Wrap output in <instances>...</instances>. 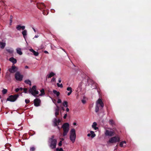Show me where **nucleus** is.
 Wrapping results in <instances>:
<instances>
[{"instance_id": "f257e3e1", "label": "nucleus", "mask_w": 151, "mask_h": 151, "mask_svg": "<svg viewBox=\"0 0 151 151\" xmlns=\"http://www.w3.org/2000/svg\"><path fill=\"white\" fill-rule=\"evenodd\" d=\"M54 136L52 135L49 139V142L50 143V147L52 149L55 148L57 143L56 139H54Z\"/></svg>"}, {"instance_id": "f03ea898", "label": "nucleus", "mask_w": 151, "mask_h": 151, "mask_svg": "<svg viewBox=\"0 0 151 151\" xmlns=\"http://www.w3.org/2000/svg\"><path fill=\"white\" fill-rule=\"evenodd\" d=\"M63 128V136H66L68 132L69 129V124L67 123H65L63 124L62 126Z\"/></svg>"}, {"instance_id": "7ed1b4c3", "label": "nucleus", "mask_w": 151, "mask_h": 151, "mask_svg": "<svg viewBox=\"0 0 151 151\" xmlns=\"http://www.w3.org/2000/svg\"><path fill=\"white\" fill-rule=\"evenodd\" d=\"M70 139L73 143L76 138V131L74 129H72L70 131Z\"/></svg>"}, {"instance_id": "20e7f679", "label": "nucleus", "mask_w": 151, "mask_h": 151, "mask_svg": "<svg viewBox=\"0 0 151 151\" xmlns=\"http://www.w3.org/2000/svg\"><path fill=\"white\" fill-rule=\"evenodd\" d=\"M19 95L18 94L10 95L7 98V100L11 102H14L19 97Z\"/></svg>"}, {"instance_id": "39448f33", "label": "nucleus", "mask_w": 151, "mask_h": 151, "mask_svg": "<svg viewBox=\"0 0 151 151\" xmlns=\"http://www.w3.org/2000/svg\"><path fill=\"white\" fill-rule=\"evenodd\" d=\"M120 141L119 137L117 136H115L111 138L109 140V142L111 143L119 142Z\"/></svg>"}, {"instance_id": "423d86ee", "label": "nucleus", "mask_w": 151, "mask_h": 151, "mask_svg": "<svg viewBox=\"0 0 151 151\" xmlns=\"http://www.w3.org/2000/svg\"><path fill=\"white\" fill-rule=\"evenodd\" d=\"M15 77L17 80L21 81L22 80L23 76L22 75L20 74L19 72H17L15 75Z\"/></svg>"}, {"instance_id": "0eeeda50", "label": "nucleus", "mask_w": 151, "mask_h": 151, "mask_svg": "<svg viewBox=\"0 0 151 151\" xmlns=\"http://www.w3.org/2000/svg\"><path fill=\"white\" fill-rule=\"evenodd\" d=\"M37 7L40 10L45 9L46 7L43 3H38L37 4Z\"/></svg>"}, {"instance_id": "6e6552de", "label": "nucleus", "mask_w": 151, "mask_h": 151, "mask_svg": "<svg viewBox=\"0 0 151 151\" xmlns=\"http://www.w3.org/2000/svg\"><path fill=\"white\" fill-rule=\"evenodd\" d=\"M34 103L35 106H40L41 100L39 99L36 98L34 100Z\"/></svg>"}, {"instance_id": "1a4fd4ad", "label": "nucleus", "mask_w": 151, "mask_h": 151, "mask_svg": "<svg viewBox=\"0 0 151 151\" xmlns=\"http://www.w3.org/2000/svg\"><path fill=\"white\" fill-rule=\"evenodd\" d=\"M17 70V68L14 65H12L11 68L9 69V71L12 73H14Z\"/></svg>"}, {"instance_id": "9d476101", "label": "nucleus", "mask_w": 151, "mask_h": 151, "mask_svg": "<svg viewBox=\"0 0 151 151\" xmlns=\"http://www.w3.org/2000/svg\"><path fill=\"white\" fill-rule=\"evenodd\" d=\"M105 134L106 136H111L114 135V132L113 131L107 130L105 132Z\"/></svg>"}, {"instance_id": "9b49d317", "label": "nucleus", "mask_w": 151, "mask_h": 151, "mask_svg": "<svg viewBox=\"0 0 151 151\" xmlns=\"http://www.w3.org/2000/svg\"><path fill=\"white\" fill-rule=\"evenodd\" d=\"M99 104L102 108H103L104 106V104L102 101L101 99H99L96 102V105Z\"/></svg>"}, {"instance_id": "f8f14e48", "label": "nucleus", "mask_w": 151, "mask_h": 151, "mask_svg": "<svg viewBox=\"0 0 151 151\" xmlns=\"http://www.w3.org/2000/svg\"><path fill=\"white\" fill-rule=\"evenodd\" d=\"M36 90V86H32V88H30L29 90V93H31L32 95H33V91Z\"/></svg>"}, {"instance_id": "ddd939ff", "label": "nucleus", "mask_w": 151, "mask_h": 151, "mask_svg": "<svg viewBox=\"0 0 151 151\" xmlns=\"http://www.w3.org/2000/svg\"><path fill=\"white\" fill-rule=\"evenodd\" d=\"M25 27L24 26H21L20 25H18L16 27L17 29L19 31H20L22 29V30L24 29Z\"/></svg>"}, {"instance_id": "4468645a", "label": "nucleus", "mask_w": 151, "mask_h": 151, "mask_svg": "<svg viewBox=\"0 0 151 151\" xmlns=\"http://www.w3.org/2000/svg\"><path fill=\"white\" fill-rule=\"evenodd\" d=\"M9 60L14 65L17 62V60L13 57L10 58L9 59Z\"/></svg>"}, {"instance_id": "2eb2a0df", "label": "nucleus", "mask_w": 151, "mask_h": 151, "mask_svg": "<svg viewBox=\"0 0 151 151\" xmlns=\"http://www.w3.org/2000/svg\"><path fill=\"white\" fill-rule=\"evenodd\" d=\"M87 82L88 83V85L89 84H93L94 83V82L89 77L87 79Z\"/></svg>"}, {"instance_id": "dca6fc26", "label": "nucleus", "mask_w": 151, "mask_h": 151, "mask_svg": "<svg viewBox=\"0 0 151 151\" xmlns=\"http://www.w3.org/2000/svg\"><path fill=\"white\" fill-rule=\"evenodd\" d=\"M29 50L33 53V54L35 56H37L39 55V53L38 52H36L32 49H29Z\"/></svg>"}, {"instance_id": "f3484780", "label": "nucleus", "mask_w": 151, "mask_h": 151, "mask_svg": "<svg viewBox=\"0 0 151 151\" xmlns=\"http://www.w3.org/2000/svg\"><path fill=\"white\" fill-rule=\"evenodd\" d=\"M24 31L22 32V33L24 39H26V36L27 35V31L26 30H23Z\"/></svg>"}, {"instance_id": "a211bd4d", "label": "nucleus", "mask_w": 151, "mask_h": 151, "mask_svg": "<svg viewBox=\"0 0 151 151\" xmlns=\"http://www.w3.org/2000/svg\"><path fill=\"white\" fill-rule=\"evenodd\" d=\"M53 122L54 124V126L56 127L58 126L57 119L56 118H55L54 119Z\"/></svg>"}, {"instance_id": "6ab92c4d", "label": "nucleus", "mask_w": 151, "mask_h": 151, "mask_svg": "<svg viewBox=\"0 0 151 151\" xmlns=\"http://www.w3.org/2000/svg\"><path fill=\"white\" fill-rule=\"evenodd\" d=\"M97 125V123L96 122H94L92 126V127L95 130H97L98 129V128L96 127Z\"/></svg>"}, {"instance_id": "aec40b11", "label": "nucleus", "mask_w": 151, "mask_h": 151, "mask_svg": "<svg viewBox=\"0 0 151 151\" xmlns=\"http://www.w3.org/2000/svg\"><path fill=\"white\" fill-rule=\"evenodd\" d=\"M126 142L125 141H123L120 142L119 145L121 147H122L123 146H126Z\"/></svg>"}, {"instance_id": "412c9836", "label": "nucleus", "mask_w": 151, "mask_h": 151, "mask_svg": "<svg viewBox=\"0 0 151 151\" xmlns=\"http://www.w3.org/2000/svg\"><path fill=\"white\" fill-rule=\"evenodd\" d=\"M17 53L20 55L22 54V53L21 51V49L19 48H18L16 49Z\"/></svg>"}, {"instance_id": "4be33fe9", "label": "nucleus", "mask_w": 151, "mask_h": 151, "mask_svg": "<svg viewBox=\"0 0 151 151\" xmlns=\"http://www.w3.org/2000/svg\"><path fill=\"white\" fill-rule=\"evenodd\" d=\"M55 74L54 73L52 72H51L50 74L47 75L48 76V78H51V77L53 76L54 75H55Z\"/></svg>"}, {"instance_id": "5701e85b", "label": "nucleus", "mask_w": 151, "mask_h": 151, "mask_svg": "<svg viewBox=\"0 0 151 151\" xmlns=\"http://www.w3.org/2000/svg\"><path fill=\"white\" fill-rule=\"evenodd\" d=\"M53 92L54 94L56 95L57 96H58L60 95V92L58 91H57L55 90H53Z\"/></svg>"}, {"instance_id": "b1692460", "label": "nucleus", "mask_w": 151, "mask_h": 151, "mask_svg": "<svg viewBox=\"0 0 151 151\" xmlns=\"http://www.w3.org/2000/svg\"><path fill=\"white\" fill-rule=\"evenodd\" d=\"M24 82L27 84H29L30 86L31 85V81L29 80H26L24 81Z\"/></svg>"}, {"instance_id": "393cba45", "label": "nucleus", "mask_w": 151, "mask_h": 151, "mask_svg": "<svg viewBox=\"0 0 151 151\" xmlns=\"http://www.w3.org/2000/svg\"><path fill=\"white\" fill-rule=\"evenodd\" d=\"M41 93L39 94L40 96H42L44 95L45 94L44 89L43 88L42 89L40 90Z\"/></svg>"}, {"instance_id": "a878e982", "label": "nucleus", "mask_w": 151, "mask_h": 151, "mask_svg": "<svg viewBox=\"0 0 151 151\" xmlns=\"http://www.w3.org/2000/svg\"><path fill=\"white\" fill-rule=\"evenodd\" d=\"M33 95H32L35 97H36V95L38 94L39 93V92L38 91L35 90L33 91Z\"/></svg>"}, {"instance_id": "bb28decb", "label": "nucleus", "mask_w": 151, "mask_h": 151, "mask_svg": "<svg viewBox=\"0 0 151 151\" xmlns=\"http://www.w3.org/2000/svg\"><path fill=\"white\" fill-rule=\"evenodd\" d=\"M90 133L91 135V137L92 138H93L96 136V134L94 133V132L93 131H90Z\"/></svg>"}, {"instance_id": "cd10ccee", "label": "nucleus", "mask_w": 151, "mask_h": 151, "mask_svg": "<svg viewBox=\"0 0 151 151\" xmlns=\"http://www.w3.org/2000/svg\"><path fill=\"white\" fill-rule=\"evenodd\" d=\"M63 105L64 107H67L68 106V102L66 101H64L63 103Z\"/></svg>"}, {"instance_id": "c85d7f7f", "label": "nucleus", "mask_w": 151, "mask_h": 151, "mask_svg": "<svg viewBox=\"0 0 151 151\" xmlns=\"http://www.w3.org/2000/svg\"><path fill=\"white\" fill-rule=\"evenodd\" d=\"M0 45H1V48L3 49L5 46V43L4 42H1L0 43Z\"/></svg>"}, {"instance_id": "c756f323", "label": "nucleus", "mask_w": 151, "mask_h": 151, "mask_svg": "<svg viewBox=\"0 0 151 151\" xmlns=\"http://www.w3.org/2000/svg\"><path fill=\"white\" fill-rule=\"evenodd\" d=\"M109 124L112 126L115 124L113 120L110 119L109 120Z\"/></svg>"}, {"instance_id": "7c9ffc66", "label": "nucleus", "mask_w": 151, "mask_h": 151, "mask_svg": "<svg viewBox=\"0 0 151 151\" xmlns=\"http://www.w3.org/2000/svg\"><path fill=\"white\" fill-rule=\"evenodd\" d=\"M99 110V106L98 105H96L95 107V111L96 113L98 112Z\"/></svg>"}, {"instance_id": "2f4dec72", "label": "nucleus", "mask_w": 151, "mask_h": 151, "mask_svg": "<svg viewBox=\"0 0 151 151\" xmlns=\"http://www.w3.org/2000/svg\"><path fill=\"white\" fill-rule=\"evenodd\" d=\"M7 51L10 53H12L13 52L14 50L12 49H9L6 50Z\"/></svg>"}, {"instance_id": "473e14b6", "label": "nucleus", "mask_w": 151, "mask_h": 151, "mask_svg": "<svg viewBox=\"0 0 151 151\" xmlns=\"http://www.w3.org/2000/svg\"><path fill=\"white\" fill-rule=\"evenodd\" d=\"M43 14L44 15H47L48 14V11H46L45 10H43Z\"/></svg>"}, {"instance_id": "72a5a7b5", "label": "nucleus", "mask_w": 151, "mask_h": 151, "mask_svg": "<svg viewBox=\"0 0 151 151\" xmlns=\"http://www.w3.org/2000/svg\"><path fill=\"white\" fill-rule=\"evenodd\" d=\"M7 92V90L6 89L4 88L2 91V92L4 94H6Z\"/></svg>"}, {"instance_id": "f704fd0d", "label": "nucleus", "mask_w": 151, "mask_h": 151, "mask_svg": "<svg viewBox=\"0 0 151 151\" xmlns=\"http://www.w3.org/2000/svg\"><path fill=\"white\" fill-rule=\"evenodd\" d=\"M56 108L55 109V112H59V107L58 106H57L56 105Z\"/></svg>"}, {"instance_id": "c9c22d12", "label": "nucleus", "mask_w": 151, "mask_h": 151, "mask_svg": "<svg viewBox=\"0 0 151 151\" xmlns=\"http://www.w3.org/2000/svg\"><path fill=\"white\" fill-rule=\"evenodd\" d=\"M35 148L34 147H31L30 148V151H34L35 150Z\"/></svg>"}, {"instance_id": "e433bc0d", "label": "nucleus", "mask_w": 151, "mask_h": 151, "mask_svg": "<svg viewBox=\"0 0 151 151\" xmlns=\"http://www.w3.org/2000/svg\"><path fill=\"white\" fill-rule=\"evenodd\" d=\"M56 151H64L62 148H60L59 149L58 148H57L56 149Z\"/></svg>"}, {"instance_id": "4c0bfd02", "label": "nucleus", "mask_w": 151, "mask_h": 151, "mask_svg": "<svg viewBox=\"0 0 151 151\" xmlns=\"http://www.w3.org/2000/svg\"><path fill=\"white\" fill-rule=\"evenodd\" d=\"M67 90L70 91L72 92V89L70 87H68L67 88Z\"/></svg>"}, {"instance_id": "58836bf2", "label": "nucleus", "mask_w": 151, "mask_h": 151, "mask_svg": "<svg viewBox=\"0 0 151 151\" xmlns=\"http://www.w3.org/2000/svg\"><path fill=\"white\" fill-rule=\"evenodd\" d=\"M25 103L26 104H28L30 102V101L28 99H26L25 100Z\"/></svg>"}, {"instance_id": "ea45409f", "label": "nucleus", "mask_w": 151, "mask_h": 151, "mask_svg": "<svg viewBox=\"0 0 151 151\" xmlns=\"http://www.w3.org/2000/svg\"><path fill=\"white\" fill-rule=\"evenodd\" d=\"M23 90L24 92L25 93H27V88H23Z\"/></svg>"}, {"instance_id": "a19ab883", "label": "nucleus", "mask_w": 151, "mask_h": 151, "mask_svg": "<svg viewBox=\"0 0 151 151\" xmlns=\"http://www.w3.org/2000/svg\"><path fill=\"white\" fill-rule=\"evenodd\" d=\"M62 145V141H60L58 143V145L59 146H61Z\"/></svg>"}, {"instance_id": "79ce46f5", "label": "nucleus", "mask_w": 151, "mask_h": 151, "mask_svg": "<svg viewBox=\"0 0 151 151\" xmlns=\"http://www.w3.org/2000/svg\"><path fill=\"white\" fill-rule=\"evenodd\" d=\"M59 114V112H55V115L56 116H57Z\"/></svg>"}, {"instance_id": "37998d69", "label": "nucleus", "mask_w": 151, "mask_h": 151, "mask_svg": "<svg viewBox=\"0 0 151 151\" xmlns=\"http://www.w3.org/2000/svg\"><path fill=\"white\" fill-rule=\"evenodd\" d=\"M61 102V101L60 99H58L57 101V103H60Z\"/></svg>"}, {"instance_id": "c03bdc74", "label": "nucleus", "mask_w": 151, "mask_h": 151, "mask_svg": "<svg viewBox=\"0 0 151 151\" xmlns=\"http://www.w3.org/2000/svg\"><path fill=\"white\" fill-rule=\"evenodd\" d=\"M51 81L55 82V78H53L51 80Z\"/></svg>"}, {"instance_id": "a18cd8bd", "label": "nucleus", "mask_w": 151, "mask_h": 151, "mask_svg": "<svg viewBox=\"0 0 151 151\" xmlns=\"http://www.w3.org/2000/svg\"><path fill=\"white\" fill-rule=\"evenodd\" d=\"M57 122H58V125L59 124V123L61 122V120L60 119H58V120H57Z\"/></svg>"}, {"instance_id": "49530a36", "label": "nucleus", "mask_w": 151, "mask_h": 151, "mask_svg": "<svg viewBox=\"0 0 151 151\" xmlns=\"http://www.w3.org/2000/svg\"><path fill=\"white\" fill-rule=\"evenodd\" d=\"M19 91V88H17L15 89V91L16 92H18Z\"/></svg>"}, {"instance_id": "de8ad7c7", "label": "nucleus", "mask_w": 151, "mask_h": 151, "mask_svg": "<svg viewBox=\"0 0 151 151\" xmlns=\"http://www.w3.org/2000/svg\"><path fill=\"white\" fill-rule=\"evenodd\" d=\"M67 116V114H65L63 116V118L64 119H65L66 118Z\"/></svg>"}, {"instance_id": "09e8293b", "label": "nucleus", "mask_w": 151, "mask_h": 151, "mask_svg": "<svg viewBox=\"0 0 151 151\" xmlns=\"http://www.w3.org/2000/svg\"><path fill=\"white\" fill-rule=\"evenodd\" d=\"M72 92L71 91H70L69 92H68L67 94L68 96H70Z\"/></svg>"}, {"instance_id": "8fccbe9b", "label": "nucleus", "mask_w": 151, "mask_h": 151, "mask_svg": "<svg viewBox=\"0 0 151 151\" xmlns=\"http://www.w3.org/2000/svg\"><path fill=\"white\" fill-rule=\"evenodd\" d=\"M61 78H59V79H58V82L59 83H61Z\"/></svg>"}, {"instance_id": "3c124183", "label": "nucleus", "mask_w": 151, "mask_h": 151, "mask_svg": "<svg viewBox=\"0 0 151 151\" xmlns=\"http://www.w3.org/2000/svg\"><path fill=\"white\" fill-rule=\"evenodd\" d=\"M82 102L83 104H85L86 103V101L84 100H82Z\"/></svg>"}, {"instance_id": "603ef678", "label": "nucleus", "mask_w": 151, "mask_h": 151, "mask_svg": "<svg viewBox=\"0 0 151 151\" xmlns=\"http://www.w3.org/2000/svg\"><path fill=\"white\" fill-rule=\"evenodd\" d=\"M63 84H60L59 87H60L61 88H63Z\"/></svg>"}, {"instance_id": "864d4df0", "label": "nucleus", "mask_w": 151, "mask_h": 151, "mask_svg": "<svg viewBox=\"0 0 151 151\" xmlns=\"http://www.w3.org/2000/svg\"><path fill=\"white\" fill-rule=\"evenodd\" d=\"M69 111V108H67L66 109V111H67V112H68Z\"/></svg>"}, {"instance_id": "5fc2aeb1", "label": "nucleus", "mask_w": 151, "mask_h": 151, "mask_svg": "<svg viewBox=\"0 0 151 151\" xmlns=\"http://www.w3.org/2000/svg\"><path fill=\"white\" fill-rule=\"evenodd\" d=\"M19 88V90H20V91H22L23 90V88H22V87H21V88Z\"/></svg>"}, {"instance_id": "6e6d98bb", "label": "nucleus", "mask_w": 151, "mask_h": 151, "mask_svg": "<svg viewBox=\"0 0 151 151\" xmlns=\"http://www.w3.org/2000/svg\"><path fill=\"white\" fill-rule=\"evenodd\" d=\"M25 68H26V69L28 68H29V67L27 66L26 65L25 66Z\"/></svg>"}, {"instance_id": "4d7b16f0", "label": "nucleus", "mask_w": 151, "mask_h": 151, "mask_svg": "<svg viewBox=\"0 0 151 151\" xmlns=\"http://www.w3.org/2000/svg\"><path fill=\"white\" fill-rule=\"evenodd\" d=\"M57 86L58 87H59V86H60V84L58 83L57 84Z\"/></svg>"}, {"instance_id": "13d9d810", "label": "nucleus", "mask_w": 151, "mask_h": 151, "mask_svg": "<svg viewBox=\"0 0 151 151\" xmlns=\"http://www.w3.org/2000/svg\"><path fill=\"white\" fill-rule=\"evenodd\" d=\"M44 52V53H48V52L47 51H46V50Z\"/></svg>"}, {"instance_id": "bf43d9fd", "label": "nucleus", "mask_w": 151, "mask_h": 151, "mask_svg": "<svg viewBox=\"0 0 151 151\" xmlns=\"http://www.w3.org/2000/svg\"><path fill=\"white\" fill-rule=\"evenodd\" d=\"M39 37V36L38 35H35V36L34 37V38H37L38 37Z\"/></svg>"}, {"instance_id": "052dcab7", "label": "nucleus", "mask_w": 151, "mask_h": 151, "mask_svg": "<svg viewBox=\"0 0 151 151\" xmlns=\"http://www.w3.org/2000/svg\"><path fill=\"white\" fill-rule=\"evenodd\" d=\"M91 135V133L90 134H87V136L88 137H90V136Z\"/></svg>"}, {"instance_id": "680f3d73", "label": "nucleus", "mask_w": 151, "mask_h": 151, "mask_svg": "<svg viewBox=\"0 0 151 151\" xmlns=\"http://www.w3.org/2000/svg\"><path fill=\"white\" fill-rule=\"evenodd\" d=\"M12 18H13V16H12L11 15L10 16V19H11L12 20Z\"/></svg>"}, {"instance_id": "e2e57ef3", "label": "nucleus", "mask_w": 151, "mask_h": 151, "mask_svg": "<svg viewBox=\"0 0 151 151\" xmlns=\"http://www.w3.org/2000/svg\"><path fill=\"white\" fill-rule=\"evenodd\" d=\"M76 122H74L73 123V125H76Z\"/></svg>"}, {"instance_id": "0e129e2a", "label": "nucleus", "mask_w": 151, "mask_h": 151, "mask_svg": "<svg viewBox=\"0 0 151 151\" xmlns=\"http://www.w3.org/2000/svg\"><path fill=\"white\" fill-rule=\"evenodd\" d=\"M51 11L52 12H53V11H54V10L53 9H51Z\"/></svg>"}, {"instance_id": "69168bd1", "label": "nucleus", "mask_w": 151, "mask_h": 151, "mask_svg": "<svg viewBox=\"0 0 151 151\" xmlns=\"http://www.w3.org/2000/svg\"><path fill=\"white\" fill-rule=\"evenodd\" d=\"M32 29H33V30H34V31H35V32L36 30H35V29L34 28H33Z\"/></svg>"}, {"instance_id": "338daca9", "label": "nucleus", "mask_w": 151, "mask_h": 151, "mask_svg": "<svg viewBox=\"0 0 151 151\" xmlns=\"http://www.w3.org/2000/svg\"><path fill=\"white\" fill-rule=\"evenodd\" d=\"M10 24H11L12 22V20L11 19H10Z\"/></svg>"}, {"instance_id": "774afa93", "label": "nucleus", "mask_w": 151, "mask_h": 151, "mask_svg": "<svg viewBox=\"0 0 151 151\" xmlns=\"http://www.w3.org/2000/svg\"><path fill=\"white\" fill-rule=\"evenodd\" d=\"M62 109L63 110H64V107H62Z\"/></svg>"}]
</instances>
